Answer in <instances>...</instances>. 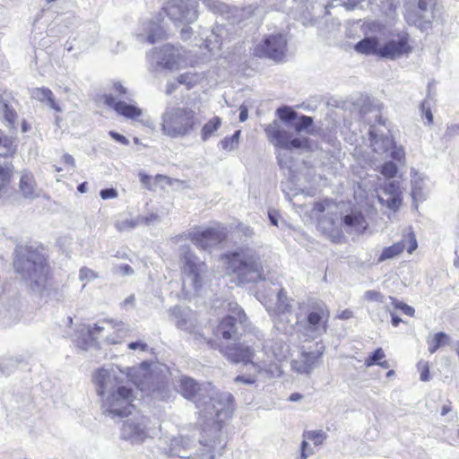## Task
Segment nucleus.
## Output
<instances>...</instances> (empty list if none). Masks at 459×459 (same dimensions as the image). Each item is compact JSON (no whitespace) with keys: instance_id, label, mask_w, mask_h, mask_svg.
<instances>
[{"instance_id":"nucleus-1","label":"nucleus","mask_w":459,"mask_h":459,"mask_svg":"<svg viewBox=\"0 0 459 459\" xmlns=\"http://www.w3.org/2000/svg\"><path fill=\"white\" fill-rule=\"evenodd\" d=\"M13 267L16 273L27 275L33 289H46L53 279L52 268L42 244L21 245L15 249Z\"/></svg>"},{"instance_id":"nucleus-2","label":"nucleus","mask_w":459,"mask_h":459,"mask_svg":"<svg viewBox=\"0 0 459 459\" xmlns=\"http://www.w3.org/2000/svg\"><path fill=\"white\" fill-rule=\"evenodd\" d=\"M228 274H235L239 283L264 280V267L260 257L248 247L221 255Z\"/></svg>"},{"instance_id":"nucleus-3","label":"nucleus","mask_w":459,"mask_h":459,"mask_svg":"<svg viewBox=\"0 0 459 459\" xmlns=\"http://www.w3.org/2000/svg\"><path fill=\"white\" fill-rule=\"evenodd\" d=\"M363 55H374L380 58L394 60L410 55L413 47L408 33L398 34L381 45L377 38H365L354 46Z\"/></svg>"},{"instance_id":"nucleus-4","label":"nucleus","mask_w":459,"mask_h":459,"mask_svg":"<svg viewBox=\"0 0 459 459\" xmlns=\"http://www.w3.org/2000/svg\"><path fill=\"white\" fill-rule=\"evenodd\" d=\"M195 112L187 107L173 108L162 117L161 129L170 137H183L189 134L196 126Z\"/></svg>"},{"instance_id":"nucleus-5","label":"nucleus","mask_w":459,"mask_h":459,"mask_svg":"<svg viewBox=\"0 0 459 459\" xmlns=\"http://www.w3.org/2000/svg\"><path fill=\"white\" fill-rule=\"evenodd\" d=\"M264 132L268 140L276 147L286 150L305 149L311 150V143L308 138H292L277 121H273L264 126Z\"/></svg>"},{"instance_id":"nucleus-6","label":"nucleus","mask_w":459,"mask_h":459,"mask_svg":"<svg viewBox=\"0 0 459 459\" xmlns=\"http://www.w3.org/2000/svg\"><path fill=\"white\" fill-rule=\"evenodd\" d=\"M330 310L323 301L310 304L306 313V330L314 336L325 334L329 328Z\"/></svg>"},{"instance_id":"nucleus-7","label":"nucleus","mask_w":459,"mask_h":459,"mask_svg":"<svg viewBox=\"0 0 459 459\" xmlns=\"http://www.w3.org/2000/svg\"><path fill=\"white\" fill-rule=\"evenodd\" d=\"M134 399V391L126 386H119L112 392L108 397L106 406L110 414L126 417L130 415L134 409L133 401Z\"/></svg>"},{"instance_id":"nucleus-8","label":"nucleus","mask_w":459,"mask_h":459,"mask_svg":"<svg viewBox=\"0 0 459 459\" xmlns=\"http://www.w3.org/2000/svg\"><path fill=\"white\" fill-rule=\"evenodd\" d=\"M287 51V41L281 34L272 35L257 44L253 50L256 57H266L276 62L284 59Z\"/></svg>"},{"instance_id":"nucleus-9","label":"nucleus","mask_w":459,"mask_h":459,"mask_svg":"<svg viewBox=\"0 0 459 459\" xmlns=\"http://www.w3.org/2000/svg\"><path fill=\"white\" fill-rule=\"evenodd\" d=\"M247 320V316L244 310L238 305L234 304L231 309V315L223 316L213 330V334L217 338L223 340H231L238 332L237 323H244Z\"/></svg>"},{"instance_id":"nucleus-10","label":"nucleus","mask_w":459,"mask_h":459,"mask_svg":"<svg viewBox=\"0 0 459 459\" xmlns=\"http://www.w3.org/2000/svg\"><path fill=\"white\" fill-rule=\"evenodd\" d=\"M219 351L233 364H251L255 367V351L253 346L243 342H234L230 345L221 346Z\"/></svg>"},{"instance_id":"nucleus-11","label":"nucleus","mask_w":459,"mask_h":459,"mask_svg":"<svg viewBox=\"0 0 459 459\" xmlns=\"http://www.w3.org/2000/svg\"><path fill=\"white\" fill-rule=\"evenodd\" d=\"M182 272L189 277L195 290L203 287V273L206 269V264L200 262L198 257L186 247V252L181 255Z\"/></svg>"},{"instance_id":"nucleus-12","label":"nucleus","mask_w":459,"mask_h":459,"mask_svg":"<svg viewBox=\"0 0 459 459\" xmlns=\"http://www.w3.org/2000/svg\"><path fill=\"white\" fill-rule=\"evenodd\" d=\"M186 238L202 250L216 246L224 239L222 232L215 228H195L186 234Z\"/></svg>"},{"instance_id":"nucleus-13","label":"nucleus","mask_w":459,"mask_h":459,"mask_svg":"<svg viewBox=\"0 0 459 459\" xmlns=\"http://www.w3.org/2000/svg\"><path fill=\"white\" fill-rule=\"evenodd\" d=\"M161 65L169 70H179L181 68L195 67L198 65V61L186 56L185 51H181L174 46L168 45L164 48Z\"/></svg>"},{"instance_id":"nucleus-14","label":"nucleus","mask_w":459,"mask_h":459,"mask_svg":"<svg viewBox=\"0 0 459 459\" xmlns=\"http://www.w3.org/2000/svg\"><path fill=\"white\" fill-rule=\"evenodd\" d=\"M435 3L436 0H409L405 12V19L409 25L421 29L424 23L429 22L430 17L428 14H419L418 13H427Z\"/></svg>"},{"instance_id":"nucleus-15","label":"nucleus","mask_w":459,"mask_h":459,"mask_svg":"<svg viewBox=\"0 0 459 459\" xmlns=\"http://www.w3.org/2000/svg\"><path fill=\"white\" fill-rule=\"evenodd\" d=\"M269 342H263L260 351L263 352V358H255V368L259 372H264L270 377H281L282 375L281 365L274 360L273 352L268 351Z\"/></svg>"},{"instance_id":"nucleus-16","label":"nucleus","mask_w":459,"mask_h":459,"mask_svg":"<svg viewBox=\"0 0 459 459\" xmlns=\"http://www.w3.org/2000/svg\"><path fill=\"white\" fill-rule=\"evenodd\" d=\"M103 101L108 107L112 108L118 115L126 118L136 120L143 115V110L137 106L125 101H116L110 94L103 95Z\"/></svg>"},{"instance_id":"nucleus-17","label":"nucleus","mask_w":459,"mask_h":459,"mask_svg":"<svg viewBox=\"0 0 459 459\" xmlns=\"http://www.w3.org/2000/svg\"><path fill=\"white\" fill-rule=\"evenodd\" d=\"M342 224L346 228L364 230L367 228V222L364 214L360 210H351V212L342 218Z\"/></svg>"},{"instance_id":"nucleus-18","label":"nucleus","mask_w":459,"mask_h":459,"mask_svg":"<svg viewBox=\"0 0 459 459\" xmlns=\"http://www.w3.org/2000/svg\"><path fill=\"white\" fill-rule=\"evenodd\" d=\"M36 181L33 175L24 172L19 181V189L26 198H33L35 195Z\"/></svg>"},{"instance_id":"nucleus-19","label":"nucleus","mask_w":459,"mask_h":459,"mask_svg":"<svg viewBox=\"0 0 459 459\" xmlns=\"http://www.w3.org/2000/svg\"><path fill=\"white\" fill-rule=\"evenodd\" d=\"M198 383L191 377H183L179 381V392L186 399H192L199 393Z\"/></svg>"},{"instance_id":"nucleus-20","label":"nucleus","mask_w":459,"mask_h":459,"mask_svg":"<svg viewBox=\"0 0 459 459\" xmlns=\"http://www.w3.org/2000/svg\"><path fill=\"white\" fill-rule=\"evenodd\" d=\"M33 97L40 102H47L48 106L56 111L61 108L56 103L51 90L46 87L36 88L33 90Z\"/></svg>"},{"instance_id":"nucleus-21","label":"nucleus","mask_w":459,"mask_h":459,"mask_svg":"<svg viewBox=\"0 0 459 459\" xmlns=\"http://www.w3.org/2000/svg\"><path fill=\"white\" fill-rule=\"evenodd\" d=\"M269 344L270 347L267 351H272L274 360L281 364V361L287 358V353L289 351L287 344L282 341H272L269 342Z\"/></svg>"},{"instance_id":"nucleus-22","label":"nucleus","mask_w":459,"mask_h":459,"mask_svg":"<svg viewBox=\"0 0 459 459\" xmlns=\"http://www.w3.org/2000/svg\"><path fill=\"white\" fill-rule=\"evenodd\" d=\"M385 354L382 348H377L374 352L365 359V366L369 368L378 365L382 368H388L390 364L385 359Z\"/></svg>"},{"instance_id":"nucleus-23","label":"nucleus","mask_w":459,"mask_h":459,"mask_svg":"<svg viewBox=\"0 0 459 459\" xmlns=\"http://www.w3.org/2000/svg\"><path fill=\"white\" fill-rule=\"evenodd\" d=\"M13 177V166L12 163L0 166V197L6 191Z\"/></svg>"},{"instance_id":"nucleus-24","label":"nucleus","mask_w":459,"mask_h":459,"mask_svg":"<svg viewBox=\"0 0 459 459\" xmlns=\"http://www.w3.org/2000/svg\"><path fill=\"white\" fill-rule=\"evenodd\" d=\"M404 248H405V245L403 241L394 243L392 246L386 247L383 249L377 261L379 263H381L387 259H392V258L401 255L403 252Z\"/></svg>"},{"instance_id":"nucleus-25","label":"nucleus","mask_w":459,"mask_h":459,"mask_svg":"<svg viewBox=\"0 0 459 459\" xmlns=\"http://www.w3.org/2000/svg\"><path fill=\"white\" fill-rule=\"evenodd\" d=\"M291 310V304L287 296V291L281 288L277 293V301L275 305V313L277 315L289 313Z\"/></svg>"},{"instance_id":"nucleus-26","label":"nucleus","mask_w":459,"mask_h":459,"mask_svg":"<svg viewBox=\"0 0 459 459\" xmlns=\"http://www.w3.org/2000/svg\"><path fill=\"white\" fill-rule=\"evenodd\" d=\"M221 119L219 117H213L209 119L202 127L201 136L204 141L208 140L221 127Z\"/></svg>"},{"instance_id":"nucleus-27","label":"nucleus","mask_w":459,"mask_h":459,"mask_svg":"<svg viewBox=\"0 0 459 459\" xmlns=\"http://www.w3.org/2000/svg\"><path fill=\"white\" fill-rule=\"evenodd\" d=\"M177 82L185 85L187 90L195 87L200 82V74L198 73L186 72L178 76Z\"/></svg>"},{"instance_id":"nucleus-28","label":"nucleus","mask_w":459,"mask_h":459,"mask_svg":"<svg viewBox=\"0 0 459 459\" xmlns=\"http://www.w3.org/2000/svg\"><path fill=\"white\" fill-rule=\"evenodd\" d=\"M448 341L449 337L446 333L443 332L435 333L431 339L428 340L429 351L431 354L435 353L441 346L446 344Z\"/></svg>"},{"instance_id":"nucleus-29","label":"nucleus","mask_w":459,"mask_h":459,"mask_svg":"<svg viewBox=\"0 0 459 459\" xmlns=\"http://www.w3.org/2000/svg\"><path fill=\"white\" fill-rule=\"evenodd\" d=\"M108 374L104 369H100L94 376V383L97 385V393L100 396H103L106 392V382Z\"/></svg>"},{"instance_id":"nucleus-30","label":"nucleus","mask_w":459,"mask_h":459,"mask_svg":"<svg viewBox=\"0 0 459 459\" xmlns=\"http://www.w3.org/2000/svg\"><path fill=\"white\" fill-rule=\"evenodd\" d=\"M240 130H237L231 136H227L221 141V147L224 151H232L238 145Z\"/></svg>"},{"instance_id":"nucleus-31","label":"nucleus","mask_w":459,"mask_h":459,"mask_svg":"<svg viewBox=\"0 0 459 459\" xmlns=\"http://www.w3.org/2000/svg\"><path fill=\"white\" fill-rule=\"evenodd\" d=\"M304 440L311 441L315 446H320L325 439V434L322 430L306 431L303 434Z\"/></svg>"},{"instance_id":"nucleus-32","label":"nucleus","mask_w":459,"mask_h":459,"mask_svg":"<svg viewBox=\"0 0 459 459\" xmlns=\"http://www.w3.org/2000/svg\"><path fill=\"white\" fill-rule=\"evenodd\" d=\"M277 115L281 121L291 122L298 117L297 113L290 107H282L277 109Z\"/></svg>"},{"instance_id":"nucleus-33","label":"nucleus","mask_w":459,"mask_h":459,"mask_svg":"<svg viewBox=\"0 0 459 459\" xmlns=\"http://www.w3.org/2000/svg\"><path fill=\"white\" fill-rule=\"evenodd\" d=\"M391 303L395 309L401 310L404 315L408 316H413L415 310L412 307L398 300L395 298H390Z\"/></svg>"},{"instance_id":"nucleus-34","label":"nucleus","mask_w":459,"mask_h":459,"mask_svg":"<svg viewBox=\"0 0 459 459\" xmlns=\"http://www.w3.org/2000/svg\"><path fill=\"white\" fill-rule=\"evenodd\" d=\"M379 171L384 177L387 178H393L396 176L398 169L394 162L386 161L381 166Z\"/></svg>"},{"instance_id":"nucleus-35","label":"nucleus","mask_w":459,"mask_h":459,"mask_svg":"<svg viewBox=\"0 0 459 459\" xmlns=\"http://www.w3.org/2000/svg\"><path fill=\"white\" fill-rule=\"evenodd\" d=\"M417 369L420 373V378L421 381L426 382L429 380V364L428 361L420 360L417 364Z\"/></svg>"},{"instance_id":"nucleus-36","label":"nucleus","mask_w":459,"mask_h":459,"mask_svg":"<svg viewBox=\"0 0 459 459\" xmlns=\"http://www.w3.org/2000/svg\"><path fill=\"white\" fill-rule=\"evenodd\" d=\"M313 125V118L308 116L302 115L299 122L294 125V129L296 132L299 133L303 130L307 129Z\"/></svg>"},{"instance_id":"nucleus-37","label":"nucleus","mask_w":459,"mask_h":459,"mask_svg":"<svg viewBox=\"0 0 459 459\" xmlns=\"http://www.w3.org/2000/svg\"><path fill=\"white\" fill-rule=\"evenodd\" d=\"M99 274L91 268L83 266L79 271V278L81 281H91L97 279Z\"/></svg>"},{"instance_id":"nucleus-38","label":"nucleus","mask_w":459,"mask_h":459,"mask_svg":"<svg viewBox=\"0 0 459 459\" xmlns=\"http://www.w3.org/2000/svg\"><path fill=\"white\" fill-rule=\"evenodd\" d=\"M364 298L369 302L382 303L384 301V295L378 290H368L365 292Z\"/></svg>"},{"instance_id":"nucleus-39","label":"nucleus","mask_w":459,"mask_h":459,"mask_svg":"<svg viewBox=\"0 0 459 459\" xmlns=\"http://www.w3.org/2000/svg\"><path fill=\"white\" fill-rule=\"evenodd\" d=\"M384 192L390 195H402L400 186L396 182H389L383 187Z\"/></svg>"},{"instance_id":"nucleus-40","label":"nucleus","mask_w":459,"mask_h":459,"mask_svg":"<svg viewBox=\"0 0 459 459\" xmlns=\"http://www.w3.org/2000/svg\"><path fill=\"white\" fill-rule=\"evenodd\" d=\"M136 226V222L130 220L118 221L116 222V229L120 231H127L134 229Z\"/></svg>"},{"instance_id":"nucleus-41","label":"nucleus","mask_w":459,"mask_h":459,"mask_svg":"<svg viewBox=\"0 0 459 459\" xmlns=\"http://www.w3.org/2000/svg\"><path fill=\"white\" fill-rule=\"evenodd\" d=\"M4 117V119L6 121H8L11 126H14L16 119H17V113L13 108L5 105Z\"/></svg>"},{"instance_id":"nucleus-42","label":"nucleus","mask_w":459,"mask_h":459,"mask_svg":"<svg viewBox=\"0 0 459 459\" xmlns=\"http://www.w3.org/2000/svg\"><path fill=\"white\" fill-rule=\"evenodd\" d=\"M333 204V201L330 199H324L318 202L314 203L313 211L318 213L324 212L326 208H328Z\"/></svg>"},{"instance_id":"nucleus-43","label":"nucleus","mask_w":459,"mask_h":459,"mask_svg":"<svg viewBox=\"0 0 459 459\" xmlns=\"http://www.w3.org/2000/svg\"><path fill=\"white\" fill-rule=\"evenodd\" d=\"M420 109L422 116L427 119V123L431 125L433 123V115L429 103L427 101H422Z\"/></svg>"},{"instance_id":"nucleus-44","label":"nucleus","mask_w":459,"mask_h":459,"mask_svg":"<svg viewBox=\"0 0 459 459\" xmlns=\"http://www.w3.org/2000/svg\"><path fill=\"white\" fill-rule=\"evenodd\" d=\"M0 145L4 146L7 149V154H13L15 152V146L13 141L8 137L3 136L0 133Z\"/></svg>"},{"instance_id":"nucleus-45","label":"nucleus","mask_w":459,"mask_h":459,"mask_svg":"<svg viewBox=\"0 0 459 459\" xmlns=\"http://www.w3.org/2000/svg\"><path fill=\"white\" fill-rule=\"evenodd\" d=\"M234 231L246 237H251L254 233L253 230L249 226L244 225L240 222L235 226Z\"/></svg>"},{"instance_id":"nucleus-46","label":"nucleus","mask_w":459,"mask_h":459,"mask_svg":"<svg viewBox=\"0 0 459 459\" xmlns=\"http://www.w3.org/2000/svg\"><path fill=\"white\" fill-rule=\"evenodd\" d=\"M392 159L397 161H403L405 159V152L402 147H394L391 152Z\"/></svg>"},{"instance_id":"nucleus-47","label":"nucleus","mask_w":459,"mask_h":459,"mask_svg":"<svg viewBox=\"0 0 459 459\" xmlns=\"http://www.w3.org/2000/svg\"><path fill=\"white\" fill-rule=\"evenodd\" d=\"M402 204V195H392L391 198H389L386 201V204L389 208L396 210L399 208V206Z\"/></svg>"},{"instance_id":"nucleus-48","label":"nucleus","mask_w":459,"mask_h":459,"mask_svg":"<svg viewBox=\"0 0 459 459\" xmlns=\"http://www.w3.org/2000/svg\"><path fill=\"white\" fill-rule=\"evenodd\" d=\"M100 195L103 200L113 199L117 197V191L114 188H106L100 191Z\"/></svg>"},{"instance_id":"nucleus-49","label":"nucleus","mask_w":459,"mask_h":459,"mask_svg":"<svg viewBox=\"0 0 459 459\" xmlns=\"http://www.w3.org/2000/svg\"><path fill=\"white\" fill-rule=\"evenodd\" d=\"M363 2L364 0H347L346 2H343V6L346 10L351 11L362 7Z\"/></svg>"},{"instance_id":"nucleus-50","label":"nucleus","mask_w":459,"mask_h":459,"mask_svg":"<svg viewBox=\"0 0 459 459\" xmlns=\"http://www.w3.org/2000/svg\"><path fill=\"white\" fill-rule=\"evenodd\" d=\"M109 135L111 136L112 139H114L115 141H117L124 145L129 144V141L127 140L126 137H125L124 135H122L115 131H110Z\"/></svg>"},{"instance_id":"nucleus-51","label":"nucleus","mask_w":459,"mask_h":459,"mask_svg":"<svg viewBox=\"0 0 459 459\" xmlns=\"http://www.w3.org/2000/svg\"><path fill=\"white\" fill-rule=\"evenodd\" d=\"M61 163L65 167H74V159L73 158L72 155L65 153V154L62 155V157H61Z\"/></svg>"},{"instance_id":"nucleus-52","label":"nucleus","mask_w":459,"mask_h":459,"mask_svg":"<svg viewBox=\"0 0 459 459\" xmlns=\"http://www.w3.org/2000/svg\"><path fill=\"white\" fill-rule=\"evenodd\" d=\"M103 327L99 325H94L93 326L89 327L88 335L91 338H95L98 334H100L103 331Z\"/></svg>"},{"instance_id":"nucleus-53","label":"nucleus","mask_w":459,"mask_h":459,"mask_svg":"<svg viewBox=\"0 0 459 459\" xmlns=\"http://www.w3.org/2000/svg\"><path fill=\"white\" fill-rule=\"evenodd\" d=\"M157 32H163V30L152 31V33H151L147 38V41L149 43L153 44V43L159 41L160 39H163V36L161 35V33H157Z\"/></svg>"},{"instance_id":"nucleus-54","label":"nucleus","mask_w":459,"mask_h":459,"mask_svg":"<svg viewBox=\"0 0 459 459\" xmlns=\"http://www.w3.org/2000/svg\"><path fill=\"white\" fill-rule=\"evenodd\" d=\"M128 348L130 350H136V349H140L141 351H147V344L144 343V342H130L128 343Z\"/></svg>"},{"instance_id":"nucleus-55","label":"nucleus","mask_w":459,"mask_h":459,"mask_svg":"<svg viewBox=\"0 0 459 459\" xmlns=\"http://www.w3.org/2000/svg\"><path fill=\"white\" fill-rule=\"evenodd\" d=\"M139 177H140V181L142 182V184H143L146 187H148L150 189L152 177L145 173H140Z\"/></svg>"},{"instance_id":"nucleus-56","label":"nucleus","mask_w":459,"mask_h":459,"mask_svg":"<svg viewBox=\"0 0 459 459\" xmlns=\"http://www.w3.org/2000/svg\"><path fill=\"white\" fill-rule=\"evenodd\" d=\"M118 270L124 275H130L134 273V269L129 264H121L118 266Z\"/></svg>"},{"instance_id":"nucleus-57","label":"nucleus","mask_w":459,"mask_h":459,"mask_svg":"<svg viewBox=\"0 0 459 459\" xmlns=\"http://www.w3.org/2000/svg\"><path fill=\"white\" fill-rule=\"evenodd\" d=\"M338 318L347 320L353 317V312L351 309H344L337 316Z\"/></svg>"},{"instance_id":"nucleus-58","label":"nucleus","mask_w":459,"mask_h":459,"mask_svg":"<svg viewBox=\"0 0 459 459\" xmlns=\"http://www.w3.org/2000/svg\"><path fill=\"white\" fill-rule=\"evenodd\" d=\"M234 381L236 383H245V384H254L255 383V379L253 378H250V377H245L243 376H238L235 377Z\"/></svg>"},{"instance_id":"nucleus-59","label":"nucleus","mask_w":459,"mask_h":459,"mask_svg":"<svg viewBox=\"0 0 459 459\" xmlns=\"http://www.w3.org/2000/svg\"><path fill=\"white\" fill-rule=\"evenodd\" d=\"M417 247H418V245H417L416 238L413 235H411V239H410V245L407 249L408 253L411 254L417 248Z\"/></svg>"},{"instance_id":"nucleus-60","label":"nucleus","mask_w":459,"mask_h":459,"mask_svg":"<svg viewBox=\"0 0 459 459\" xmlns=\"http://www.w3.org/2000/svg\"><path fill=\"white\" fill-rule=\"evenodd\" d=\"M248 117V110L247 107L242 106L240 108V113H239V120L241 122H244L247 119Z\"/></svg>"},{"instance_id":"nucleus-61","label":"nucleus","mask_w":459,"mask_h":459,"mask_svg":"<svg viewBox=\"0 0 459 459\" xmlns=\"http://www.w3.org/2000/svg\"><path fill=\"white\" fill-rule=\"evenodd\" d=\"M307 446V442L306 440H303L301 443V446H300L301 452H300L299 459H307V458L308 455L306 452Z\"/></svg>"},{"instance_id":"nucleus-62","label":"nucleus","mask_w":459,"mask_h":459,"mask_svg":"<svg viewBox=\"0 0 459 459\" xmlns=\"http://www.w3.org/2000/svg\"><path fill=\"white\" fill-rule=\"evenodd\" d=\"M114 89L119 95L126 94V89L119 82L114 84Z\"/></svg>"},{"instance_id":"nucleus-63","label":"nucleus","mask_w":459,"mask_h":459,"mask_svg":"<svg viewBox=\"0 0 459 459\" xmlns=\"http://www.w3.org/2000/svg\"><path fill=\"white\" fill-rule=\"evenodd\" d=\"M391 320H392V325L394 326V327H397L400 323L402 322V319L396 316L395 314H391Z\"/></svg>"},{"instance_id":"nucleus-64","label":"nucleus","mask_w":459,"mask_h":459,"mask_svg":"<svg viewBox=\"0 0 459 459\" xmlns=\"http://www.w3.org/2000/svg\"><path fill=\"white\" fill-rule=\"evenodd\" d=\"M302 397H303L302 394H300L299 393H293L290 395L289 401L290 402H297V401H299Z\"/></svg>"}]
</instances>
